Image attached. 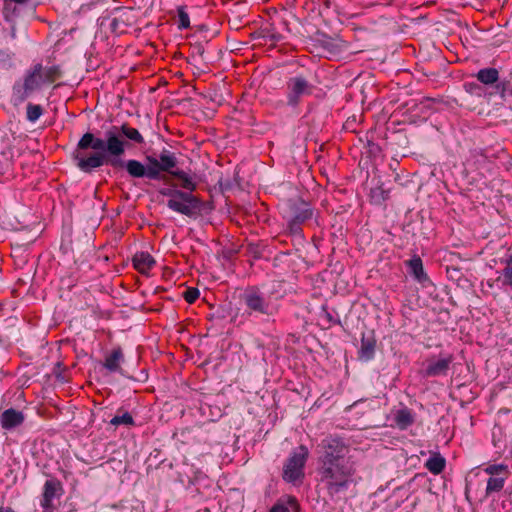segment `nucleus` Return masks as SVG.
Returning <instances> with one entry per match:
<instances>
[{
	"label": "nucleus",
	"instance_id": "obj_1",
	"mask_svg": "<svg viewBox=\"0 0 512 512\" xmlns=\"http://www.w3.org/2000/svg\"><path fill=\"white\" fill-rule=\"evenodd\" d=\"M126 139L137 144L144 142L141 133L127 124L109 127L102 138L91 132L83 134L74 156L77 167L85 173H90L103 165L122 166V156L130 146Z\"/></svg>",
	"mask_w": 512,
	"mask_h": 512
},
{
	"label": "nucleus",
	"instance_id": "obj_2",
	"mask_svg": "<svg viewBox=\"0 0 512 512\" xmlns=\"http://www.w3.org/2000/svg\"><path fill=\"white\" fill-rule=\"evenodd\" d=\"M318 472L321 482L331 496L346 490L353 475V469L349 462L322 464Z\"/></svg>",
	"mask_w": 512,
	"mask_h": 512
},
{
	"label": "nucleus",
	"instance_id": "obj_3",
	"mask_svg": "<svg viewBox=\"0 0 512 512\" xmlns=\"http://www.w3.org/2000/svg\"><path fill=\"white\" fill-rule=\"evenodd\" d=\"M309 456L308 448L300 445L292 451L283 466V480L293 485H299L304 479V467Z\"/></svg>",
	"mask_w": 512,
	"mask_h": 512
},
{
	"label": "nucleus",
	"instance_id": "obj_4",
	"mask_svg": "<svg viewBox=\"0 0 512 512\" xmlns=\"http://www.w3.org/2000/svg\"><path fill=\"white\" fill-rule=\"evenodd\" d=\"M323 454L319 459L320 465L348 462L346 457L349 449L339 438H326L322 441Z\"/></svg>",
	"mask_w": 512,
	"mask_h": 512
},
{
	"label": "nucleus",
	"instance_id": "obj_5",
	"mask_svg": "<svg viewBox=\"0 0 512 512\" xmlns=\"http://www.w3.org/2000/svg\"><path fill=\"white\" fill-rule=\"evenodd\" d=\"M43 66L41 64L34 65L27 71L22 85L14 86V94L20 101L27 99L33 92L39 90L44 84Z\"/></svg>",
	"mask_w": 512,
	"mask_h": 512
},
{
	"label": "nucleus",
	"instance_id": "obj_6",
	"mask_svg": "<svg viewBox=\"0 0 512 512\" xmlns=\"http://www.w3.org/2000/svg\"><path fill=\"white\" fill-rule=\"evenodd\" d=\"M312 89V84L301 75L289 78L286 82L287 104L296 107L302 97L312 93Z\"/></svg>",
	"mask_w": 512,
	"mask_h": 512
},
{
	"label": "nucleus",
	"instance_id": "obj_7",
	"mask_svg": "<svg viewBox=\"0 0 512 512\" xmlns=\"http://www.w3.org/2000/svg\"><path fill=\"white\" fill-rule=\"evenodd\" d=\"M167 206L174 212L185 215L187 217L194 216L200 209L201 202L191 192L182 190V196L167 201Z\"/></svg>",
	"mask_w": 512,
	"mask_h": 512
},
{
	"label": "nucleus",
	"instance_id": "obj_8",
	"mask_svg": "<svg viewBox=\"0 0 512 512\" xmlns=\"http://www.w3.org/2000/svg\"><path fill=\"white\" fill-rule=\"evenodd\" d=\"M243 301L249 310V314L257 313L266 316L274 314V307L256 289L247 290L243 295Z\"/></svg>",
	"mask_w": 512,
	"mask_h": 512
},
{
	"label": "nucleus",
	"instance_id": "obj_9",
	"mask_svg": "<svg viewBox=\"0 0 512 512\" xmlns=\"http://www.w3.org/2000/svg\"><path fill=\"white\" fill-rule=\"evenodd\" d=\"M313 211L304 201H295L289 205L288 226L292 233L300 231V225L310 219Z\"/></svg>",
	"mask_w": 512,
	"mask_h": 512
},
{
	"label": "nucleus",
	"instance_id": "obj_10",
	"mask_svg": "<svg viewBox=\"0 0 512 512\" xmlns=\"http://www.w3.org/2000/svg\"><path fill=\"white\" fill-rule=\"evenodd\" d=\"M146 161L151 165V168L157 172V180L161 178V173L175 172L177 166V158L173 152L163 149L158 157L147 155Z\"/></svg>",
	"mask_w": 512,
	"mask_h": 512
},
{
	"label": "nucleus",
	"instance_id": "obj_11",
	"mask_svg": "<svg viewBox=\"0 0 512 512\" xmlns=\"http://www.w3.org/2000/svg\"><path fill=\"white\" fill-rule=\"evenodd\" d=\"M476 78L480 83L486 86L494 85L495 94H499L501 97L505 96L508 83L499 81V71L496 68L489 67L480 69L476 74Z\"/></svg>",
	"mask_w": 512,
	"mask_h": 512
},
{
	"label": "nucleus",
	"instance_id": "obj_12",
	"mask_svg": "<svg viewBox=\"0 0 512 512\" xmlns=\"http://www.w3.org/2000/svg\"><path fill=\"white\" fill-rule=\"evenodd\" d=\"M63 492L62 485L57 479H49L45 482L41 499V507L44 512H53V501L59 498Z\"/></svg>",
	"mask_w": 512,
	"mask_h": 512
},
{
	"label": "nucleus",
	"instance_id": "obj_13",
	"mask_svg": "<svg viewBox=\"0 0 512 512\" xmlns=\"http://www.w3.org/2000/svg\"><path fill=\"white\" fill-rule=\"evenodd\" d=\"M113 168H125L128 174L133 178L146 177L150 180H157V172L151 168V165L147 163L144 165L138 160L123 161L122 166H112Z\"/></svg>",
	"mask_w": 512,
	"mask_h": 512
},
{
	"label": "nucleus",
	"instance_id": "obj_14",
	"mask_svg": "<svg viewBox=\"0 0 512 512\" xmlns=\"http://www.w3.org/2000/svg\"><path fill=\"white\" fill-rule=\"evenodd\" d=\"M25 415L14 408L6 409L0 415V423L3 429L11 430L23 424Z\"/></svg>",
	"mask_w": 512,
	"mask_h": 512
},
{
	"label": "nucleus",
	"instance_id": "obj_15",
	"mask_svg": "<svg viewBox=\"0 0 512 512\" xmlns=\"http://www.w3.org/2000/svg\"><path fill=\"white\" fill-rule=\"evenodd\" d=\"M452 362L453 356L450 354L436 361H431L425 370V375L428 377L447 375Z\"/></svg>",
	"mask_w": 512,
	"mask_h": 512
},
{
	"label": "nucleus",
	"instance_id": "obj_16",
	"mask_svg": "<svg viewBox=\"0 0 512 512\" xmlns=\"http://www.w3.org/2000/svg\"><path fill=\"white\" fill-rule=\"evenodd\" d=\"M172 178L178 180V185L188 192H193L197 188L196 176L191 175L183 170L176 169L175 172H172Z\"/></svg>",
	"mask_w": 512,
	"mask_h": 512
},
{
	"label": "nucleus",
	"instance_id": "obj_17",
	"mask_svg": "<svg viewBox=\"0 0 512 512\" xmlns=\"http://www.w3.org/2000/svg\"><path fill=\"white\" fill-rule=\"evenodd\" d=\"M154 265V258L147 252L136 253L133 257V266L140 273H148Z\"/></svg>",
	"mask_w": 512,
	"mask_h": 512
},
{
	"label": "nucleus",
	"instance_id": "obj_18",
	"mask_svg": "<svg viewBox=\"0 0 512 512\" xmlns=\"http://www.w3.org/2000/svg\"><path fill=\"white\" fill-rule=\"evenodd\" d=\"M300 507L295 497L280 498L269 512H299Z\"/></svg>",
	"mask_w": 512,
	"mask_h": 512
},
{
	"label": "nucleus",
	"instance_id": "obj_19",
	"mask_svg": "<svg viewBox=\"0 0 512 512\" xmlns=\"http://www.w3.org/2000/svg\"><path fill=\"white\" fill-rule=\"evenodd\" d=\"M445 465L446 460L439 452H433L425 463L427 470L434 475L440 474L444 470Z\"/></svg>",
	"mask_w": 512,
	"mask_h": 512
},
{
	"label": "nucleus",
	"instance_id": "obj_20",
	"mask_svg": "<svg viewBox=\"0 0 512 512\" xmlns=\"http://www.w3.org/2000/svg\"><path fill=\"white\" fill-rule=\"evenodd\" d=\"M398 428L404 430L414 423V416L408 408L398 410L394 416Z\"/></svg>",
	"mask_w": 512,
	"mask_h": 512
},
{
	"label": "nucleus",
	"instance_id": "obj_21",
	"mask_svg": "<svg viewBox=\"0 0 512 512\" xmlns=\"http://www.w3.org/2000/svg\"><path fill=\"white\" fill-rule=\"evenodd\" d=\"M122 360L123 353L121 349H114L112 353L106 357L104 367L110 372H116L120 369V363Z\"/></svg>",
	"mask_w": 512,
	"mask_h": 512
},
{
	"label": "nucleus",
	"instance_id": "obj_22",
	"mask_svg": "<svg viewBox=\"0 0 512 512\" xmlns=\"http://www.w3.org/2000/svg\"><path fill=\"white\" fill-rule=\"evenodd\" d=\"M375 340L373 338H365L361 339V346L359 350V356L361 359L366 361L371 360L374 356L375 352Z\"/></svg>",
	"mask_w": 512,
	"mask_h": 512
},
{
	"label": "nucleus",
	"instance_id": "obj_23",
	"mask_svg": "<svg viewBox=\"0 0 512 512\" xmlns=\"http://www.w3.org/2000/svg\"><path fill=\"white\" fill-rule=\"evenodd\" d=\"M408 266L410 269L411 274L418 280L423 281L427 278L424 269H423V263L422 260L415 256L408 262Z\"/></svg>",
	"mask_w": 512,
	"mask_h": 512
},
{
	"label": "nucleus",
	"instance_id": "obj_24",
	"mask_svg": "<svg viewBox=\"0 0 512 512\" xmlns=\"http://www.w3.org/2000/svg\"><path fill=\"white\" fill-rule=\"evenodd\" d=\"M506 476L504 477H490L487 481L486 494L489 495L494 492H499L503 489Z\"/></svg>",
	"mask_w": 512,
	"mask_h": 512
},
{
	"label": "nucleus",
	"instance_id": "obj_25",
	"mask_svg": "<svg viewBox=\"0 0 512 512\" xmlns=\"http://www.w3.org/2000/svg\"><path fill=\"white\" fill-rule=\"evenodd\" d=\"M177 17V26L180 30L190 27V18L184 6H179L177 8Z\"/></svg>",
	"mask_w": 512,
	"mask_h": 512
},
{
	"label": "nucleus",
	"instance_id": "obj_26",
	"mask_svg": "<svg viewBox=\"0 0 512 512\" xmlns=\"http://www.w3.org/2000/svg\"><path fill=\"white\" fill-rule=\"evenodd\" d=\"M43 114V109L38 104L29 103L27 105L26 117L30 122H36Z\"/></svg>",
	"mask_w": 512,
	"mask_h": 512
},
{
	"label": "nucleus",
	"instance_id": "obj_27",
	"mask_svg": "<svg viewBox=\"0 0 512 512\" xmlns=\"http://www.w3.org/2000/svg\"><path fill=\"white\" fill-rule=\"evenodd\" d=\"M483 471L491 476L504 474L507 477L509 474L508 466L506 464H490L486 466Z\"/></svg>",
	"mask_w": 512,
	"mask_h": 512
},
{
	"label": "nucleus",
	"instance_id": "obj_28",
	"mask_svg": "<svg viewBox=\"0 0 512 512\" xmlns=\"http://www.w3.org/2000/svg\"><path fill=\"white\" fill-rule=\"evenodd\" d=\"M44 83H52L60 76V70L57 66L43 67Z\"/></svg>",
	"mask_w": 512,
	"mask_h": 512
},
{
	"label": "nucleus",
	"instance_id": "obj_29",
	"mask_svg": "<svg viewBox=\"0 0 512 512\" xmlns=\"http://www.w3.org/2000/svg\"><path fill=\"white\" fill-rule=\"evenodd\" d=\"M505 268L503 269V284L512 287V254L509 255L505 261Z\"/></svg>",
	"mask_w": 512,
	"mask_h": 512
},
{
	"label": "nucleus",
	"instance_id": "obj_30",
	"mask_svg": "<svg viewBox=\"0 0 512 512\" xmlns=\"http://www.w3.org/2000/svg\"><path fill=\"white\" fill-rule=\"evenodd\" d=\"M110 424H112L114 426H118V425L131 426L134 424V420L130 413L125 412L123 415H120V416L117 415V416L113 417L110 421Z\"/></svg>",
	"mask_w": 512,
	"mask_h": 512
},
{
	"label": "nucleus",
	"instance_id": "obj_31",
	"mask_svg": "<svg viewBox=\"0 0 512 512\" xmlns=\"http://www.w3.org/2000/svg\"><path fill=\"white\" fill-rule=\"evenodd\" d=\"M370 196L375 203H381L387 199L388 193L381 186H378L371 189Z\"/></svg>",
	"mask_w": 512,
	"mask_h": 512
},
{
	"label": "nucleus",
	"instance_id": "obj_32",
	"mask_svg": "<svg viewBox=\"0 0 512 512\" xmlns=\"http://www.w3.org/2000/svg\"><path fill=\"white\" fill-rule=\"evenodd\" d=\"M12 66V55L8 51L0 50V68L8 69Z\"/></svg>",
	"mask_w": 512,
	"mask_h": 512
},
{
	"label": "nucleus",
	"instance_id": "obj_33",
	"mask_svg": "<svg viewBox=\"0 0 512 512\" xmlns=\"http://www.w3.org/2000/svg\"><path fill=\"white\" fill-rule=\"evenodd\" d=\"M199 295L200 292L197 288H188L183 293L184 299L190 304L195 302L199 298Z\"/></svg>",
	"mask_w": 512,
	"mask_h": 512
},
{
	"label": "nucleus",
	"instance_id": "obj_34",
	"mask_svg": "<svg viewBox=\"0 0 512 512\" xmlns=\"http://www.w3.org/2000/svg\"><path fill=\"white\" fill-rule=\"evenodd\" d=\"M160 193L163 196L169 197V199H174L177 196H182V190L176 188H163Z\"/></svg>",
	"mask_w": 512,
	"mask_h": 512
},
{
	"label": "nucleus",
	"instance_id": "obj_35",
	"mask_svg": "<svg viewBox=\"0 0 512 512\" xmlns=\"http://www.w3.org/2000/svg\"><path fill=\"white\" fill-rule=\"evenodd\" d=\"M465 89L470 94L477 95V96H480L481 92H482V88L477 83H466Z\"/></svg>",
	"mask_w": 512,
	"mask_h": 512
},
{
	"label": "nucleus",
	"instance_id": "obj_36",
	"mask_svg": "<svg viewBox=\"0 0 512 512\" xmlns=\"http://www.w3.org/2000/svg\"><path fill=\"white\" fill-rule=\"evenodd\" d=\"M0 512H15L14 510H12L11 508L7 507V508H3V507H0Z\"/></svg>",
	"mask_w": 512,
	"mask_h": 512
}]
</instances>
